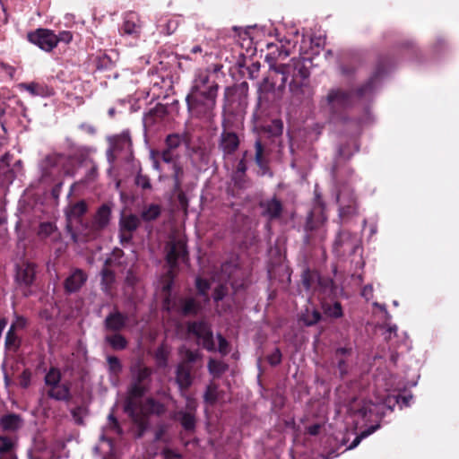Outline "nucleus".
Listing matches in <instances>:
<instances>
[{"mask_svg":"<svg viewBox=\"0 0 459 459\" xmlns=\"http://www.w3.org/2000/svg\"><path fill=\"white\" fill-rule=\"evenodd\" d=\"M183 138L178 134H169L165 139V148L177 152V149L181 145Z\"/></svg>","mask_w":459,"mask_h":459,"instance_id":"obj_48","label":"nucleus"},{"mask_svg":"<svg viewBox=\"0 0 459 459\" xmlns=\"http://www.w3.org/2000/svg\"><path fill=\"white\" fill-rule=\"evenodd\" d=\"M140 225V219L135 214L123 215L119 221V230L133 233Z\"/></svg>","mask_w":459,"mask_h":459,"instance_id":"obj_32","label":"nucleus"},{"mask_svg":"<svg viewBox=\"0 0 459 459\" xmlns=\"http://www.w3.org/2000/svg\"><path fill=\"white\" fill-rule=\"evenodd\" d=\"M79 161L81 163L85 162L90 165L89 169L86 171L84 178H82V183H91L94 182L99 176V167L98 164L91 159L88 157V153L85 152H82L79 155Z\"/></svg>","mask_w":459,"mask_h":459,"instance_id":"obj_29","label":"nucleus"},{"mask_svg":"<svg viewBox=\"0 0 459 459\" xmlns=\"http://www.w3.org/2000/svg\"><path fill=\"white\" fill-rule=\"evenodd\" d=\"M166 249V260L171 269L176 268L179 262L186 263L188 260L186 243L182 238L171 239Z\"/></svg>","mask_w":459,"mask_h":459,"instance_id":"obj_14","label":"nucleus"},{"mask_svg":"<svg viewBox=\"0 0 459 459\" xmlns=\"http://www.w3.org/2000/svg\"><path fill=\"white\" fill-rule=\"evenodd\" d=\"M351 354L352 348L351 346L337 348L333 353V363L341 378H343L349 372L348 359Z\"/></svg>","mask_w":459,"mask_h":459,"instance_id":"obj_25","label":"nucleus"},{"mask_svg":"<svg viewBox=\"0 0 459 459\" xmlns=\"http://www.w3.org/2000/svg\"><path fill=\"white\" fill-rule=\"evenodd\" d=\"M11 451H13L12 440L5 437H0V455Z\"/></svg>","mask_w":459,"mask_h":459,"instance_id":"obj_62","label":"nucleus"},{"mask_svg":"<svg viewBox=\"0 0 459 459\" xmlns=\"http://www.w3.org/2000/svg\"><path fill=\"white\" fill-rule=\"evenodd\" d=\"M359 247V238L348 230H340L333 242V251L338 255L354 254Z\"/></svg>","mask_w":459,"mask_h":459,"instance_id":"obj_17","label":"nucleus"},{"mask_svg":"<svg viewBox=\"0 0 459 459\" xmlns=\"http://www.w3.org/2000/svg\"><path fill=\"white\" fill-rule=\"evenodd\" d=\"M178 27V21L177 19L171 18L166 20L163 23L159 24L160 32L165 35L173 34Z\"/></svg>","mask_w":459,"mask_h":459,"instance_id":"obj_47","label":"nucleus"},{"mask_svg":"<svg viewBox=\"0 0 459 459\" xmlns=\"http://www.w3.org/2000/svg\"><path fill=\"white\" fill-rule=\"evenodd\" d=\"M216 337L219 342L218 349H216V351H218L222 356H226L230 352L229 342L221 333H217Z\"/></svg>","mask_w":459,"mask_h":459,"instance_id":"obj_57","label":"nucleus"},{"mask_svg":"<svg viewBox=\"0 0 459 459\" xmlns=\"http://www.w3.org/2000/svg\"><path fill=\"white\" fill-rule=\"evenodd\" d=\"M202 358V354L199 351H191L186 349L183 353V360L179 364H186V366H192L193 363L196 362Z\"/></svg>","mask_w":459,"mask_h":459,"instance_id":"obj_53","label":"nucleus"},{"mask_svg":"<svg viewBox=\"0 0 459 459\" xmlns=\"http://www.w3.org/2000/svg\"><path fill=\"white\" fill-rule=\"evenodd\" d=\"M111 216V207L108 204H101L97 210L93 221L91 225H89L87 232H85L84 237L85 240L89 241L92 238H95L98 232L104 228H106L110 221Z\"/></svg>","mask_w":459,"mask_h":459,"instance_id":"obj_15","label":"nucleus"},{"mask_svg":"<svg viewBox=\"0 0 459 459\" xmlns=\"http://www.w3.org/2000/svg\"><path fill=\"white\" fill-rule=\"evenodd\" d=\"M172 193L177 197V199L178 200V202L182 207L187 206L188 200H187L186 195L184 192L182 186H179L178 190L172 188Z\"/></svg>","mask_w":459,"mask_h":459,"instance_id":"obj_64","label":"nucleus"},{"mask_svg":"<svg viewBox=\"0 0 459 459\" xmlns=\"http://www.w3.org/2000/svg\"><path fill=\"white\" fill-rule=\"evenodd\" d=\"M388 63L389 61L385 57L379 59L371 77L356 91L355 94L352 91L342 88H332L328 91L326 96L321 100V105L332 123L350 126L355 121H362L361 119H351L347 117L346 110L352 107L355 95L360 99L369 97L375 92L382 77L387 73Z\"/></svg>","mask_w":459,"mask_h":459,"instance_id":"obj_2","label":"nucleus"},{"mask_svg":"<svg viewBox=\"0 0 459 459\" xmlns=\"http://www.w3.org/2000/svg\"><path fill=\"white\" fill-rule=\"evenodd\" d=\"M195 287L198 294L204 297L206 300H209L208 290L210 289V282L206 279L196 277Z\"/></svg>","mask_w":459,"mask_h":459,"instance_id":"obj_54","label":"nucleus"},{"mask_svg":"<svg viewBox=\"0 0 459 459\" xmlns=\"http://www.w3.org/2000/svg\"><path fill=\"white\" fill-rule=\"evenodd\" d=\"M146 406L151 413L159 416L164 414L166 411L164 404L153 398H148L146 400Z\"/></svg>","mask_w":459,"mask_h":459,"instance_id":"obj_49","label":"nucleus"},{"mask_svg":"<svg viewBox=\"0 0 459 459\" xmlns=\"http://www.w3.org/2000/svg\"><path fill=\"white\" fill-rule=\"evenodd\" d=\"M22 425V419L19 414L8 413L1 417L0 426L4 430L14 431Z\"/></svg>","mask_w":459,"mask_h":459,"instance_id":"obj_31","label":"nucleus"},{"mask_svg":"<svg viewBox=\"0 0 459 459\" xmlns=\"http://www.w3.org/2000/svg\"><path fill=\"white\" fill-rule=\"evenodd\" d=\"M192 366L179 363L176 368V383L181 392L186 391L193 384L194 377L192 375Z\"/></svg>","mask_w":459,"mask_h":459,"instance_id":"obj_26","label":"nucleus"},{"mask_svg":"<svg viewBox=\"0 0 459 459\" xmlns=\"http://www.w3.org/2000/svg\"><path fill=\"white\" fill-rule=\"evenodd\" d=\"M186 409L187 411L180 410L176 411L174 420L178 421L186 431H194L196 425L195 416V406L190 398H187Z\"/></svg>","mask_w":459,"mask_h":459,"instance_id":"obj_20","label":"nucleus"},{"mask_svg":"<svg viewBox=\"0 0 459 459\" xmlns=\"http://www.w3.org/2000/svg\"><path fill=\"white\" fill-rule=\"evenodd\" d=\"M84 411V408L82 406H78L71 410V415L77 425L83 424Z\"/></svg>","mask_w":459,"mask_h":459,"instance_id":"obj_61","label":"nucleus"},{"mask_svg":"<svg viewBox=\"0 0 459 459\" xmlns=\"http://www.w3.org/2000/svg\"><path fill=\"white\" fill-rule=\"evenodd\" d=\"M132 381L128 394L132 398H141L149 390L152 382V368L135 365L131 368Z\"/></svg>","mask_w":459,"mask_h":459,"instance_id":"obj_9","label":"nucleus"},{"mask_svg":"<svg viewBox=\"0 0 459 459\" xmlns=\"http://www.w3.org/2000/svg\"><path fill=\"white\" fill-rule=\"evenodd\" d=\"M207 368L209 373L212 375L213 377L216 378L221 377V375L224 374L229 369L228 364L214 359H209Z\"/></svg>","mask_w":459,"mask_h":459,"instance_id":"obj_38","label":"nucleus"},{"mask_svg":"<svg viewBox=\"0 0 459 459\" xmlns=\"http://www.w3.org/2000/svg\"><path fill=\"white\" fill-rule=\"evenodd\" d=\"M240 133L221 131L218 138V149L225 163L230 160L240 146Z\"/></svg>","mask_w":459,"mask_h":459,"instance_id":"obj_13","label":"nucleus"},{"mask_svg":"<svg viewBox=\"0 0 459 459\" xmlns=\"http://www.w3.org/2000/svg\"><path fill=\"white\" fill-rule=\"evenodd\" d=\"M21 87L27 90L33 96H42L44 95V87L40 86L38 83L30 82V83H22Z\"/></svg>","mask_w":459,"mask_h":459,"instance_id":"obj_56","label":"nucleus"},{"mask_svg":"<svg viewBox=\"0 0 459 459\" xmlns=\"http://www.w3.org/2000/svg\"><path fill=\"white\" fill-rule=\"evenodd\" d=\"M62 375L58 368H50L44 377L46 386L48 388L54 387L55 385L61 383Z\"/></svg>","mask_w":459,"mask_h":459,"instance_id":"obj_41","label":"nucleus"},{"mask_svg":"<svg viewBox=\"0 0 459 459\" xmlns=\"http://www.w3.org/2000/svg\"><path fill=\"white\" fill-rule=\"evenodd\" d=\"M31 372L29 368H25L19 377V383L22 388H27L30 385Z\"/></svg>","mask_w":459,"mask_h":459,"instance_id":"obj_63","label":"nucleus"},{"mask_svg":"<svg viewBox=\"0 0 459 459\" xmlns=\"http://www.w3.org/2000/svg\"><path fill=\"white\" fill-rule=\"evenodd\" d=\"M167 114V108L162 104L156 105L151 108L143 117L144 125H152L156 122V118H162Z\"/></svg>","mask_w":459,"mask_h":459,"instance_id":"obj_33","label":"nucleus"},{"mask_svg":"<svg viewBox=\"0 0 459 459\" xmlns=\"http://www.w3.org/2000/svg\"><path fill=\"white\" fill-rule=\"evenodd\" d=\"M168 169L170 171L171 178L173 179V186L174 189H179V186H182V183L185 178V171L183 166L180 162L174 163L169 166Z\"/></svg>","mask_w":459,"mask_h":459,"instance_id":"obj_34","label":"nucleus"},{"mask_svg":"<svg viewBox=\"0 0 459 459\" xmlns=\"http://www.w3.org/2000/svg\"><path fill=\"white\" fill-rule=\"evenodd\" d=\"M174 307L182 316H196L203 308L202 304L193 297L178 299Z\"/></svg>","mask_w":459,"mask_h":459,"instance_id":"obj_21","label":"nucleus"},{"mask_svg":"<svg viewBox=\"0 0 459 459\" xmlns=\"http://www.w3.org/2000/svg\"><path fill=\"white\" fill-rule=\"evenodd\" d=\"M219 399V386L214 383H210L204 394V401L205 403L212 406Z\"/></svg>","mask_w":459,"mask_h":459,"instance_id":"obj_40","label":"nucleus"},{"mask_svg":"<svg viewBox=\"0 0 459 459\" xmlns=\"http://www.w3.org/2000/svg\"><path fill=\"white\" fill-rule=\"evenodd\" d=\"M14 332L11 329L8 330L5 336V347L16 351L20 347L21 341Z\"/></svg>","mask_w":459,"mask_h":459,"instance_id":"obj_52","label":"nucleus"},{"mask_svg":"<svg viewBox=\"0 0 459 459\" xmlns=\"http://www.w3.org/2000/svg\"><path fill=\"white\" fill-rule=\"evenodd\" d=\"M186 328L188 333L201 341L204 349L211 352L216 351L213 333L209 323L204 320L192 321L187 323Z\"/></svg>","mask_w":459,"mask_h":459,"instance_id":"obj_10","label":"nucleus"},{"mask_svg":"<svg viewBox=\"0 0 459 459\" xmlns=\"http://www.w3.org/2000/svg\"><path fill=\"white\" fill-rule=\"evenodd\" d=\"M141 22L138 14L134 12H128L123 17V23L120 27V33L134 38L141 34Z\"/></svg>","mask_w":459,"mask_h":459,"instance_id":"obj_22","label":"nucleus"},{"mask_svg":"<svg viewBox=\"0 0 459 459\" xmlns=\"http://www.w3.org/2000/svg\"><path fill=\"white\" fill-rule=\"evenodd\" d=\"M217 96L215 95H202L188 93L186 97V102L188 111L192 116L211 119L213 117V111L216 107Z\"/></svg>","mask_w":459,"mask_h":459,"instance_id":"obj_7","label":"nucleus"},{"mask_svg":"<svg viewBox=\"0 0 459 459\" xmlns=\"http://www.w3.org/2000/svg\"><path fill=\"white\" fill-rule=\"evenodd\" d=\"M242 117L232 111L224 109L221 120V131L241 133Z\"/></svg>","mask_w":459,"mask_h":459,"instance_id":"obj_27","label":"nucleus"},{"mask_svg":"<svg viewBox=\"0 0 459 459\" xmlns=\"http://www.w3.org/2000/svg\"><path fill=\"white\" fill-rule=\"evenodd\" d=\"M362 121H355L354 124L347 126L351 132V138L345 143H341L337 147L334 163L332 168V176L336 183H341V173L339 169V163L341 160H349L354 153L359 151V143L358 135L361 131Z\"/></svg>","mask_w":459,"mask_h":459,"instance_id":"obj_5","label":"nucleus"},{"mask_svg":"<svg viewBox=\"0 0 459 459\" xmlns=\"http://www.w3.org/2000/svg\"><path fill=\"white\" fill-rule=\"evenodd\" d=\"M134 184L143 190H151L152 187L150 178L147 175L142 174L141 168L134 178Z\"/></svg>","mask_w":459,"mask_h":459,"instance_id":"obj_50","label":"nucleus"},{"mask_svg":"<svg viewBox=\"0 0 459 459\" xmlns=\"http://www.w3.org/2000/svg\"><path fill=\"white\" fill-rule=\"evenodd\" d=\"M316 285L320 290L325 293L333 294L334 292V281L329 277H323L319 274V279L317 280Z\"/></svg>","mask_w":459,"mask_h":459,"instance_id":"obj_46","label":"nucleus"},{"mask_svg":"<svg viewBox=\"0 0 459 459\" xmlns=\"http://www.w3.org/2000/svg\"><path fill=\"white\" fill-rule=\"evenodd\" d=\"M158 155L160 157L161 160L168 164V166H171L174 163H178V153L174 152L173 151L168 150L164 147L160 152H158Z\"/></svg>","mask_w":459,"mask_h":459,"instance_id":"obj_44","label":"nucleus"},{"mask_svg":"<svg viewBox=\"0 0 459 459\" xmlns=\"http://www.w3.org/2000/svg\"><path fill=\"white\" fill-rule=\"evenodd\" d=\"M104 340L115 351L125 350L128 344L127 340L119 333H114L113 334H108L105 336Z\"/></svg>","mask_w":459,"mask_h":459,"instance_id":"obj_36","label":"nucleus"},{"mask_svg":"<svg viewBox=\"0 0 459 459\" xmlns=\"http://www.w3.org/2000/svg\"><path fill=\"white\" fill-rule=\"evenodd\" d=\"M49 398L58 402H69L72 399L71 385L68 383H60L47 391Z\"/></svg>","mask_w":459,"mask_h":459,"instance_id":"obj_28","label":"nucleus"},{"mask_svg":"<svg viewBox=\"0 0 459 459\" xmlns=\"http://www.w3.org/2000/svg\"><path fill=\"white\" fill-rule=\"evenodd\" d=\"M324 313L332 318H340L342 316V307L340 302L335 301L333 304L324 303L323 306Z\"/></svg>","mask_w":459,"mask_h":459,"instance_id":"obj_42","label":"nucleus"},{"mask_svg":"<svg viewBox=\"0 0 459 459\" xmlns=\"http://www.w3.org/2000/svg\"><path fill=\"white\" fill-rule=\"evenodd\" d=\"M88 280L87 273L79 268L71 270L70 274L64 281V289L66 294H73L80 291Z\"/></svg>","mask_w":459,"mask_h":459,"instance_id":"obj_18","label":"nucleus"},{"mask_svg":"<svg viewBox=\"0 0 459 459\" xmlns=\"http://www.w3.org/2000/svg\"><path fill=\"white\" fill-rule=\"evenodd\" d=\"M88 206L85 201L82 200L71 204L66 211V230L73 240L76 243L84 242V234L87 232L89 224L83 223L82 216L86 213Z\"/></svg>","mask_w":459,"mask_h":459,"instance_id":"obj_6","label":"nucleus"},{"mask_svg":"<svg viewBox=\"0 0 459 459\" xmlns=\"http://www.w3.org/2000/svg\"><path fill=\"white\" fill-rule=\"evenodd\" d=\"M108 371L112 377H118L123 370V366L119 359L113 355L107 357Z\"/></svg>","mask_w":459,"mask_h":459,"instance_id":"obj_43","label":"nucleus"},{"mask_svg":"<svg viewBox=\"0 0 459 459\" xmlns=\"http://www.w3.org/2000/svg\"><path fill=\"white\" fill-rule=\"evenodd\" d=\"M282 354L279 348H275L274 351L267 356L268 363L273 366H278L281 362Z\"/></svg>","mask_w":459,"mask_h":459,"instance_id":"obj_60","label":"nucleus"},{"mask_svg":"<svg viewBox=\"0 0 459 459\" xmlns=\"http://www.w3.org/2000/svg\"><path fill=\"white\" fill-rule=\"evenodd\" d=\"M100 275V286L102 291L107 295H111V288L115 281V273L110 269L105 267L101 270Z\"/></svg>","mask_w":459,"mask_h":459,"instance_id":"obj_35","label":"nucleus"},{"mask_svg":"<svg viewBox=\"0 0 459 459\" xmlns=\"http://www.w3.org/2000/svg\"><path fill=\"white\" fill-rule=\"evenodd\" d=\"M321 319V314L316 309L310 310L309 308L306 309V312L302 315V320L304 324L307 326H311L318 323Z\"/></svg>","mask_w":459,"mask_h":459,"instance_id":"obj_45","label":"nucleus"},{"mask_svg":"<svg viewBox=\"0 0 459 459\" xmlns=\"http://www.w3.org/2000/svg\"><path fill=\"white\" fill-rule=\"evenodd\" d=\"M36 266L33 263L22 262L16 265L15 280L20 286L30 287L35 279Z\"/></svg>","mask_w":459,"mask_h":459,"instance_id":"obj_23","label":"nucleus"},{"mask_svg":"<svg viewBox=\"0 0 459 459\" xmlns=\"http://www.w3.org/2000/svg\"><path fill=\"white\" fill-rule=\"evenodd\" d=\"M232 180L234 181L235 186H237L239 188H246L248 186L247 173L244 175H240L237 173V171H233Z\"/></svg>","mask_w":459,"mask_h":459,"instance_id":"obj_58","label":"nucleus"},{"mask_svg":"<svg viewBox=\"0 0 459 459\" xmlns=\"http://www.w3.org/2000/svg\"><path fill=\"white\" fill-rule=\"evenodd\" d=\"M127 322L128 316L126 314H123L117 309H114L106 316L103 325L105 330L112 333H119L126 326Z\"/></svg>","mask_w":459,"mask_h":459,"instance_id":"obj_24","label":"nucleus"},{"mask_svg":"<svg viewBox=\"0 0 459 459\" xmlns=\"http://www.w3.org/2000/svg\"><path fill=\"white\" fill-rule=\"evenodd\" d=\"M254 153H252L249 150L242 152L241 156L236 160L233 171H237V173L240 175L246 174L248 169V163L251 160H254L258 167L256 171L257 176H268L272 178L273 173L269 167V154L265 146L261 143L259 139H257L254 143Z\"/></svg>","mask_w":459,"mask_h":459,"instance_id":"obj_4","label":"nucleus"},{"mask_svg":"<svg viewBox=\"0 0 459 459\" xmlns=\"http://www.w3.org/2000/svg\"><path fill=\"white\" fill-rule=\"evenodd\" d=\"M63 156L57 153L47 155L40 162L39 169L43 179H51L60 171V162Z\"/></svg>","mask_w":459,"mask_h":459,"instance_id":"obj_19","label":"nucleus"},{"mask_svg":"<svg viewBox=\"0 0 459 459\" xmlns=\"http://www.w3.org/2000/svg\"><path fill=\"white\" fill-rule=\"evenodd\" d=\"M114 66V63L109 56L103 54L98 57L97 68L99 70H109Z\"/></svg>","mask_w":459,"mask_h":459,"instance_id":"obj_55","label":"nucleus"},{"mask_svg":"<svg viewBox=\"0 0 459 459\" xmlns=\"http://www.w3.org/2000/svg\"><path fill=\"white\" fill-rule=\"evenodd\" d=\"M290 56V51L281 46L276 51L270 52L265 59L269 65V72L259 83L257 90V104L260 108H268L279 101L289 82V90L293 102H308L314 95L308 78L310 72L301 58H292L288 64L277 65V59H284Z\"/></svg>","mask_w":459,"mask_h":459,"instance_id":"obj_1","label":"nucleus"},{"mask_svg":"<svg viewBox=\"0 0 459 459\" xmlns=\"http://www.w3.org/2000/svg\"><path fill=\"white\" fill-rule=\"evenodd\" d=\"M336 201L339 204L338 215L342 223L348 222L358 214L357 198L349 186L344 185L339 187Z\"/></svg>","mask_w":459,"mask_h":459,"instance_id":"obj_8","label":"nucleus"},{"mask_svg":"<svg viewBox=\"0 0 459 459\" xmlns=\"http://www.w3.org/2000/svg\"><path fill=\"white\" fill-rule=\"evenodd\" d=\"M227 294H228V288L225 285L221 284L214 289L213 293H212V299H213L214 302L218 304V302L222 300L226 297Z\"/></svg>","mask_w":459,"mask_h":459,"instance_id":"obj_59","label":"nucleus"},{"mask_svg":"<svg viewBox=\"0 0 459 459\" xmlns=\"http://www.w3.org/2000/svg\"><path fill=\"white\" fill-rule=\"evenodd\" d=\"M28 40L38 46L40 49L50 52L57 46L56 34L48 29H37L27 34Z\"/></svg>","mask_w":459,"mask_h":459,"instance_id":"obj_16","label":"nucleus"},{"mask_svg":"<svg viewBox=\"0 0 459 459\" xmlns=\"http://www.w3.org/2000/svg\"><path fill=\"white\" fill-rule=\"evenodd\" d=\"M377 429H379V425H373L368 427L367 429L363 430L359 436H357L354 440L349 445L347 449L351 450L359 446L362 439L366 438L372 433H374Z\"/></svg>","mask_w":459,"mask_h":459,"instance_id":"obj_51","label":"nucleus"},{"mask_svg":"<svg viewBox=\"0 0 459 459\" xmlns=\"http://www.w3.org/2000/svg\"><path fill=\"white\" fill-rule=\"evenodd\" d=\"M161 210L160 205L152 204L145 206L141 212V219L144 221H155L160 215Z\"/></svg>","mask_w":459,"mask_h":459,"instance_id":"obj_39","label":"nucleus"},{"mask_svg":"<svg viewBox=\"0 0 459 459\" xmlns=\"http://www.w3.org/2000/svg\"><path fill=\"white\" fill-rule=\"evenodd\" d=\"M326 221L327 217L325 214V204L320 195L316 192L314 204L307 217L305 225L306 235L304 241L306 244L316 241L321 242L326 238Z\"/></svg>","mask_w":459,"mask_h":459,"instance_id":"obj_3","label":"nucleus"},{"mask_svg":"<svg viewBox=\"0 0 459 459\" xmlns=\"http://www.w3.org/2000/svg\"><path fill=\"white\" fill-rule=\"evenodd\" d=\"M110 144L118 152L126 151L131 152L132 140L129 131H123L120 134L110 139Z\"/></svg>","mask_w":459,"mask_h":459,"instance_id":"obj_30","label":"nucleus"},{"mask_svg":"<svg viewBox=\"0 0 459 459\" xmlns=\"http://www.w3.org/2000/svg\"><path fill=\"white\" fill-rule=\"evenodd\" d=\"M260 215L266 220V227L270 228V223L280 220L283 213V204L274 195L272 197L261 199L258 203Z\"/></svg>","mask_w":459,"mask_h":459,"instance_id":"obj_12","label":"nucleus"},{"mask_svg":"<svg viewBox=\"0 0 459 459\" xmlns=\"http://www.w3.org/2000/svg\"><path fill=\"white\" fill-rule=\"evenodd\" d=\"M219 85L211 78L208 70H198L194 76L190 91L192 94L218 96Z\"/></svg>","mask_w":459,"mask_h":459,"instance_id":"obj_11","label":"nucleus"},{"mask_svg":"<svg viewBox=\"0 0 459 459\" xmlns=\"http://www.w3.org/2000/svg\"><path fill=\"white\" fill-rule=\"evenodd\" d=\"M318 279V272L311 271L310 269L304 270L301 275L302 285L307 291L316 288Z\"/></svg>","mask_w":459,"mask_h":459,"instance_id":"obj_37","label":"nucleus"}]
</instances>
